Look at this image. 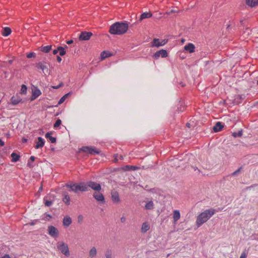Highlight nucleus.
Masks as SVG:
<instances>
[{"label":"nucleus","instance_id":"obj_1","mask_svg":"<svg viewBox=\"0 0 258 258\" xmlns=\"http://www.w3.org/2000/svg\"><path fill=\"white\" fill-rule=\"evenodd\" d=\"M128 28L126 22H117L110 26L109 32L113 35H122L127 32Z\"/></svg>","mask_w":258,"mask_h":258},{"label":"nucleus","instance_id":"obj_2","mask_svg":"<svg viewBox=\"0 0 258 258\" xmlns=\"http://www.w3.org/2000/svg\"><path fill=\"white\" fill-rule=\"evenodd\" d=\"M216 213L214 209L211 208L205 210L198 215L196 220V224L198 227L206 222Z\"/></svg>","mask_w":258,"mask_h":258},{"label":"nucleus","instance_id":"obj_3","mask_svg":"<svg viewBox=\"0 0 258 258\" xmlns=\"http://www.w3.org/2000/svg\"><path fill=\"white\" fill-rule=\"evenodd\" d=\"M57 248L66 256L70 255L68 246L64 242L59 241L56 244Z\"/></svg>","mask_w":258,"mask_h":258},{"label":"nucleus","instance_id":"obj_4","mask_svg":"<svg viewBox=\"0 0 258 258\" xmlns=\"http://www.w3.org/2000/svg\"><path fill=\"white\" fill-rule=\"evenodd\" d=\"M81 151L90 154H98L100 152L94 147L84 146L81 148Z\"/></svg>","mask_w":258,"mask_h":258},{"label":"nucleus","instance_id":"obj_5","mask_svg":"<svg viewBox=\"0 0 258 258\" xmlns=\"http://www.w3.org/2000/svg\"><path fill=\"white\" fill-rule=\"evenodd\" d=\"M86 185L88 189V187H90L91 189L98 191L101 189V185L94 181H89L86 183Z\"/></svg>","mask_w":258,"mask_h":258},{"label":"nucleus","instance_id":"obj_6","mask_svg":"<svg viewBox=\"0 0 258 258\" xmlns=\"http://www.w3.org/2000/svg\"><path fill=\"white\" fill-rule=\"evenodd\" d=\"M36 67L37 69L41 70L45 76L47 74H49V70L47 66L45 64V62H39L36 63Z\"/></svg>","mask_w":258,"mask_h":258},{"label":"nucleus","instance_id":"obj_7","mask_svg":"<svg viewBox=\"0 0 258 258\" xmlns=\"http://www.w3.org/2000/svg\"><path fill=\"white\" fill-rule=\"evenodd\" d=\"M48 231L49 234L54 237L57 238L59 235V232L57 229L53 226H49L48 227Z\"/></svg>","mask_w":258,"mask_h":258},{"label":"nucleus","instance_id":"obj_8","mask_svg":"<svg viewBox=\"0 0 258 258\" xmlns=\"http://www.w3.org/2000/svg\"><path fill=\"white\" fill-rule=\"evenodd\" d=\"M168 56V53L166 50L161 49L159 51H156L153 55V57L154 58L157 59L160 56L163 58L166 57Z\"/></svg>","mask_w":258,"mask_h":258},{"label":"nucleus","instance_id":"obj_9","mask_svg":"<svg viewBox=\"0 0 258 258\" xmlns=\"http://www.w3.org/2000/svg\"><path fill=\"white\" fill-rule=\"evenodd\" d=\"M93 34L91 32L84 31L82 32L79 36L80 40H88Z\"/></svg>","mask_w":258,"mask_h":258},{"label":"nucleus","instance_id":"obj_10","mask_svg":"<svg viewBox=\"0 0 258 258\" xmlns=\"http://www.w3.org/2000/svg\"><path fill=\"white\" fill-rule=\"evenodd\" d=\"M111 198L113 203L117 204L120 201L118 192L115 190H112L111 191Z\"/></svg>","mask_w":258,"mask_h":258},{"label":"nucleus","instance_id":"obj_11","mask_svg":"<svg viewBox=\"0 0 258 258\" xmlns=\"http://www.w3.org/2000/svg\"><path fill=\"white\" fill-rule=\"evenodd\" d=\"M168 42V39H163L161 41L159 40V39L155 38L153 40V44L152 46H156L157 47H159V46H163L165 44H166Z\"/></svg>","mask_w":258,"mask_h":258},{"label":"nucleus","instance_id":"obj_12","mask_svg":"<svg viewBox=\"0 0 258 258\" xmlns=\"http://www.w3.org/2000/svg\"><path fill=\"white\" fill-rule=\"evenodd\" d=\"M79 191L82 192L88 191L85 182H81L79 183H76V193Z\"/></svg>","mask_w":258,"mask_h":258},{"label":"nucleus","instance_id":"obj_13","mask_svg":"<svg viewBox=\"0 0 258 258\" xmlns=\"http://www.w3.org/2000/svg\"><path fill=\"white\" fill-rule=\"evenodd\" d=\"M95 200L100 203H103L105 202L104 197L102 194L100 192H95L93 195Z\"/></svg>","mask_w":258,"mask_h":258},{"label":"nucleus","instance_id":"obj_14","mask_svg":"<svg viewBox=\"0 0 258 258\" xmlns=\"http://www.w3.org/2000/svg\"><path fill=\"white\" fill-rule=\"evenodd\" d=\"M22 100L20 96L18 95L13 96L10 100V103L9 104H12L13 105H16L19 103L22 102Z\"/></svg>","mask_w":258,"mask_h":258},{"label":"nucleus","instance_id":"obj_15","mask_svg":"<svg viewBox=\"0 0 258 258\" xmlns=\"http://www.w3.org/2000/svg\"><path fill=\"white\" fill-rule=\"evenodd\" d=\"M65 187L69 188L70 191H73L76 193V183H75L73 181H71L67 183L65 185Z\"/></svg>","mask_w":258,"mask_h":258},{"label":"nucleus","instance_id":"obj_16","mask_svg":"<svg viewBox=\"0 0 258 258\" xmlns=\"http://www.w3.org/2000/svg\"><path fill=\"white\" fill-rule=\"evenodd\" d=\"M41 94L40 90L36 88L35 89L32 90V95L31 97V100H34L39 96Z\"/></svg>","mask_w":258,"mask_h":258},{"label":"nucleus","instance_id":"obj_17","mask_svg":"<svg viewBox=\"0 0 258 258\" xmlns=\"http://www.w3.org/2000/svg\"><path fill=\"white\" fill-rule=\"evenodd\" d=\"M44 143L45 141L44 139L42 137H39L38 138V141L36 143L35 148L37 149L42 148L44 146Z\"/></svg>","mask_w":258,"mask_h":258},{"label":"nucleus","instance_id":"obj_18","mask_svg":"<svg viewBox=\"0 0 258 258\" xmlns=\"http://www.w3.org/2000/svg\"><path fill=\"white\" fill-rule=\"evenodd\" d=\"M224 127V125L221 122H217L213 127L214 132L217 133L221 131Z\"/></svg>","mask_w":258,"mask_h":258},{"label":"nucleus","instance_id":"obj_19","mask_svg":"<svg viewBox=\"0 0 258 258\" xmlns=\"http://www.w3.org/2000/svg\"><path fill=\"white\" fill-rule=\"evenodd\" d=\"M184 49L189 53H192L195 51V46L192 43H189L184 46Z\"/></svg>","mask_w":258,"mask_h":258},{"label":"nucleus","instance_id":"obj_20","mask_svg":"<svg viewBox=\"0 0 258 258\" xmlns=\"http://www.w3.org/2000/svg\"><path fill=\"white\" fill-rule=\"evenodd\" d=\"M63 196L62 198V201L67 205H69L70 204V197L68 193L66 191L63 192L62 194Z\"/></svg>","mask_w":258,"mask_h":258},{"label":"nucleus","instance_id":"obj_21","mask_svg":"<svg viewBox=\"0 0 258 258\" xmlns=\"http://www.w3.org/2000/svg\"><path fill=\"white\" fill-rule=\"evenodd\" d=\"M72 222V219L69 216H65L63 219V225L66 227L70 226Z\"/></svg>","mask_w":258,"mask_h":258},{"label":"nucleus","instance_id":"obj_22","mask_svg":"<svg viewBox=\"0 0 258 258\" xmlns=\"http://www.w3.org/2000/svg\"><path fill=\"white\" fill-rule=\"evenodd\" d=\"M152 16V14L151 13L145 12L142 14L140 16V19L138 22H141L145 19L151 18Z\"/></svg>","mask_w":258,"mask_h":258},{"label":"nucleus","instance_id":"obj_23","mask_svg":"<svg viewBox=\"0 0 258 258\" xmlns=\"http://www.w3.org/2000/svg\"><path fill=\"white\" fill-rule=\"evenodd\" d=\"M51 45H46V46H42L39 47V49L40 51H42L45 53H47L50 51L51 49Z\"/></svg>","mask_w":258,"mask_h":258},{"label":"nucleus","instance_id":"obj_24","mask_svg":"<svg viewBox=\"0 0 258 258\" xmlns=\"http://www.w3.org/2000/svg\"><path fill=\"white\" fill-rule=\"evenodd\" d=\"M52 133L51 132H48L45 134V137L49 139L52 143H55L56 141V139L55 137L51 136Z\"/></svg>","mask_w":258,"mask_h":258},{"label":"nucleus","instance_id":"obj_25","mask_svg":"<svg viewBox=\"0 0 258 258\" xmlns=\"http://www.w3.org/2000/svg\"><path fill=\"white\" fill-rule=\"evenodd\" d=\"M246 4L251 7L258 5V0H246Z\"/></svg>","mask_w":258,"mask_h":258},{"label":"nucleus","instance_id":"obj_26","mask_svg":"<svg viewBox=\"0 0 258 258\" xmlns=\"http://www.w3.org/2000/svg\"><path fill=\"white\" fill-rule=\"evenodd\" d=\"M11 33V30L9 27H5L3 28L2 30V33L4 36H8Z\"/></svg>","mask_w":258,"mask_h":258},{"label":"nucleus","instance_id":"obj_27","mask_svg":"<svg viewBox=\"0 0 258 258\" xmlns=\"http://www.w3.org/2000/svg\"><path fill=\"white\" fill-rule=\"evenodd\" d=\"M139 168L135 166L126 165L122 168L124 171L136 170Z\"/></svg>","mask_w":258,"mask_h":258},{"label":"nucleus","instance_id":"obj_28","mask_svg":"<svg viewBox=\"0 0 258 258\" xmlns=\"http://www.w3.org/2000/svg\"><path fill=\"white\" fill-rule=\"evenodd\" d=\"M11 156L12 157V161L14 162L19 161L20 158V155L15 152L12 153Z\"/></svg>","mask_w":258,"mask_h":258},{"label":"nucleus","instance_id":"obj_29","mask_svg":"<svg viewBox=\"0 0 258 258\" xmlns=\"http://www.w3.org/2000/svg\"><path fill=\"white\" fill-rule=\"evenodd\" d=\"M180 217V212L178 210H175L174 211L173 218L174 222H176L177 220L179 219Z\"/></svg>","mask_w":258,"mask_h":258},{"label":"nucleus","instance_id":"obj_30","mask_svg":"<svg viewBox=\"0 0 258 258\" xmlns=\"http://www.w3.org/2000/svg\"><path fill=\"white\" fill-rule=\"evenodd\" d=\"M150 229V226L149 224L147 222H144L143 223L141 228V231L143 233L146 232Z\"/></svg>","mask_w":258,"mask_h":258},{"label":"nucleus","instance_id":"obj_31","mask_svg":"<svg viewBox=\"0 0 258 258\" xmlns=\"http://www.w3.org/2000/svg\"><path fill=\"white\" fill-rule=\"evenodd\" d=\"M35 159V157L33 156H31L30 157L29 160L28 161V163L27 164V166L30 168H33L34 167V165L32 164V163L34 161Z\"/></svg>","mask_w":258,"mask_h":258},{"label":"nucleus","instance_id":"obj_32","mask_svg":"<svg viewBox=\"0 0 258 258\" xmlns=\"http://www.w3.org/2000/svg\"><path fill=\"white\" fill-rule=\"evenodd\" d=\"M145 208L146 210H152L154 208V203L153 201H150L148 202L146 204Z\"/></svg>","mask_w":258,"mask_h":258},{"label":"nucleus","instance_id":"obj_33","mask_svg":"<svg viewBox=\"0 0 258 258\" xmlns=\"http://www.w3.org/2000/svg\"><path fill=\"white\" fill-rule=\"evenodd\" d=\"M97 250L95 247H93L89 251V256L94 257L96 255Z\"/></svg>","mask_w":258,"mask_h":258},{"label":"nucleus","instance_id":"obj_34","mask_svg":"<svg viewBox=\"0 0 258 258\" xmlns=\"http://www.w3.org/2000/svg\"><path fill=\"white\" fill-rule=\"evenodd\" d=\"M111 55V54L108 51H104L101 54V57L102 59H105L106 57H109Z\"/></svg>","mask_w":258,"mask_h":258},{"label":"nucleus","instance_id":"obj_35","mask_svg":"<svg viewBox=\"0 0 258 258\" xmlns=\"http://www.w3.org/2000/svg\"><path fill=\"white\" fill-rule=\"evenodd\" d=\"M58 50H59L58 52H59V55L60 56H63V55H64L66 54V51L64 50V47H63L62 46H58Z\"/></svg>","mask_w":258,"mask_h":258},{"label":"nucleus","instance_id":"obj_36","mask_svg":"<svg viewBox=\"0 0 258 258\" xmlns=\"http://www.w3.org/2000/svg\"><path fill=\"white\" fill-rule=\"evenodd\" d=\"M242 135V131H239L238 132H234L232 133V136L234 138L240 137Z\"/></svg>","mask_w":258,"mask_h":258},{"label":"nucleus","instance_id":"obj_37","mask_svg":"<svg viewBox=\"0 0 258 258\" xmlns=\"http://www.w3.org/2000/svg\"><path fill=\"white\" fill-rule=\"evenodd\" d=\"M69 95V93H68L63 96L58 101V104L60 105L62 104L64 101V100H66V99L67 98Z\"/></svg>","mask_w":258,"mask_h":258},{"label":"nucleus","instance_id":"obj_38","mask_svg":"<svg viewBox=\"0 0 258 258\" xmlns=\"http://www.w3.org/2000/svg\"><path fill=\"white\" fill-rule=\"evenodd\" d=\"M61 121L60 119H58L56 120L55 123L53 125V127L54 128H57L58 127H59L60 126V125L61 124Z\"/></svg>","mask_w":258,"mask_h":258},{"label":"nucleus","instance_id":"obj_39","mask_svg":"<svg viewBox=\"0 0 258 258\" xmlns=\"http://www.w3.org/2000/svg\"><path fill=\"white\" fill-rule=\"evenodd\" d=\"M45 199H46L45 198H44L45 206L46 207H50V206H51V205L52 204V201H48V200H46Z\"/></svg>","mask_w":258,"mask_h":258},{"label":"nucleus","instance_id":"obj_40","mask_svg":"<svg viewBox=\"0 0 258 258\" xmlns=\"http://www.w3.org/2000/svg\"><path fill=\"white\" fill-rule=\"evenodd\" d=\"M112 252L111 250L110 249H107L105 253V257L106 258H111Z\"/></svg>","mask_w":258,"mask_h":258},{"label":"nucleus","instance_id":"obj_41","mask_svg":"<svg viewBox=\"0 0 258 258\" xmlns=\"http://www.w3.org/2000/svg\"><path fill=\"white\" fill-rule=\"evenodd\" d=\"M27 88L26 85H22L21 86V93L22 94H26L27 92Z\"/></svg>","mask_w":258,"mask_h":258},{"label":"nucleus","instance_id":"obj_42","mask_svg":"<svg viewBox=\"0 0 258 258\" xmlns=\"http://www.w3.org/2000/svg\"><path fill=\"white\" fill-rule=\"evenodd\" d=\"M242 168V167H240L239 168H238V169H237L236 171L233 172L231 174V175L232 176H237L238 175V174L240 172V171L241 170Z\"/></svg>","mask_w":258,"mask_h":258},{"label":"nucleus","instance_id":"obj_43","mask_svg":"<svg viewBox=\"0 0 258 258\" xmlns=\"http://www.w3.org/2000/svg\"><path fill=\"white\" fill-rule=\"evenodd\" d=\"M242 98V96L240 95H238L235 98V102L237 103V104H239L240 103V102L239 101H238L239 100H240Z\"/></svg>","mask_w":258,"mask_h":258},{"label":"nucleus","instance_id":"obj_44","mask_svg":"<svg viewBox=\"0 0 258 258\" xmlns=\"http://www.w3.org/2000/svg\"><path fill=\"white\" fill-rule=\"evenodd\" d=\"M36 57V54L34 52H30L27 55V57L28 58H30L31 57Z\"/></svg>","mask_w":258,"mask_h":258},{"label":"nucleus","instance_id":"obj_45","mask_svg":"<svg viewBox=\"0 0 258 258\" xmlns=\"http://www.w3.org/2000/svg\"><path fill=\"white\" fill-rule=\"evenodd\" d=\"M83 220V216L81 215H80L78 217V221L79 223H81Z\"/></svg>","mask_w":258,"mask_h":258},{"label":"nucleus","instance_id":"obj_46","mask_svg":"<svg viewBox=\"0 0 258 258\" xmlns=\"http://www.w3.org/2000/svg\"><path fill=\"white\" fill-rule=\"evenodd\" d=\"M246 256H247V254L245 252V251H243L240 256V258H246Z\"/></svg>","mask_w":258,"mask_h":258},{"label":"nucleus","instance_id":"obj_47","mask_svg":"<svg viewBox=\"0 0 258 258\" xmlns=\"http://www.w3.org/2000/svg\"><path fill=\"white\" fill-rule=\"evenodd\" d=\"M63 86V84L62 83H60L58 85L56 86H52V88L55 89H57L59 88L60 87Z\"/></svg>","mask_w":258,"mask_h":258},{"label":"nucleus","instance_id":"obj_48","mask_svg":"<svg viewBox=\"0 0 258 258\" xmlns=\"http://www.w3.org/2000/svg\"><path fill=\"white\" fill-rule=\"evenodd\" d=\"M125 220H126V218L125 217L122 216V217L120 218L121 222L124 223L125 222Z\"/></svg>","mask_w":258,"mask_h":258},{"label":"nucleus","instance_id":"obj_49","mask_svg":"<svg viewBox=\"0 0 258 258\" xmlns=\"http://www.w3.org/2000/svg\"><path fill=\"white\" fill-rule=\"evenodd\" d=\"M56 59H57V61L59 62H61V61L62 60L61 58L58 55L57 56Z\"/></svg>","mask_w":258,"mask_h":258},{"label":"nucleus","instance_id":"obj_50","mask_svg":"<svg viewBox=\"0 0 258 258\" xmlns=\"http://www.w3.org/2000/svg\"><path fill=\"white\" fill-rule=\"evenodd\" d=\"M58 48L56 49H54L53 50V54H56L58 52Z\"/></svg>","mask_w":258,"mask_h":258},{"label":"nucleus","instance_id":"obj_51","mask_svg":"<svg viewBox=\"0 0 258 258\" xmlns=\"http://www.w3.org/2000/svg\"><path fill=\"white\" fill-rule=\"evenodd\" d=\"M0 145L1 146H4L5 145V143L2 141L1 139H0Z\"/></svg>","mask_w":258,"mask_h":258},{"label":"nucleus","instance_id":"obj_52","mask_svg":"<svg viewBox=\"0 0 258 258\" xmlns=\"http://www.w3.org/2000/svg\"><path fill=\"white\" fill-rule=\"evenodd\" d=\"M73 43V40H68L67 41V43L68 44H71Z\"/></svg>","mask_w":258,"mask_h":258},{"label":"nucleus","instance_id":"obj_53","mask_svg":"<svg viewBox=\"0 0 258 258\" xmlns=\"http://www.w3.org/2000/svg\"><path fill=\"white\" fill-rule=\"evenodd\" d=\"M1 258H11L9 254H6L4 256L2 257Z\"/></svg>","mask_w":258,"mask_h":258},{"label":"nucleus","instance_id":"obj_54","mask_svg":"<svg viewBox=\"0 0 258 258\" xmlns=\"http://www.w3.org/2000/svg\"><path fill=\"white\" fill-rule=\"evenodd\" d=\"M186 126H187L188 127H190V123H187L186 124Z\"/></svg>","mask_w":258,"mask_h":258},{"label":"nucleus","instance_id":"obj_55","mask_svg":"<svg viewBox=\"0 0 258 258\" xmlns=\"http://www.w3.org/2000/svg\"><path fill=\"white\" fill-rule=\"evenodd\" d=\"M46 215L47 217L51 218V216L50 214H46Z\"/></svg>","mask_w":258,"mask_h":258},{"label":"nucleus","instance_id":"obj_56","mask_svg":"<svg viewBox=\"0 0 258 258\" xmlns=\"http://www.w3.org/2000/svg\"><path fill=\"white\" fill-rule=\"evenodd\" d=\"M27 141V140L26 139H24L23 142H26Z\"/></svg>","mask_w":258,"mask_h":258},{"label":"nucleus","instance_id":"obj_57","mask_svg":"<svg viewBox=\"0 0 258 258\" xmlns=\"http://www.w3.org/2000/svg\"><path fill=\"white\" fill-rule=\"evenodd\" d=\"M35 224V223L34 222H32L30 223L31 225H34Z\"/></svg>","mask_w":258,"mask_h":258},{"label":"nucleus","instance_id":"obj_58","mask_svg":"<svg viewBox=\"0 0 258 258\" xmlns=\"http://www.w3.org/2000/svg\"><path fill=\"white\" fill-rule=\"evenodd\" d=\"M6 136L8 138H10V135L9 134H7Z\"/></svg>","mask_w":258,"mask_h":258},{"label":"nucleus","instance_id":"obj_59","mask_svg":"<svg viewBox=\"0 0 258 258\" xmlns=\"http://www.w3.org/2000/svg\"><path fill=\"white\" fill-rule=\"evenodd\" d=\"M12 62H13V60H10L9 61V62L10 63H12Z\"/></svg>","mask_w":258,"mask_h":258},{"label":"nucleus","instance_id":"obj_60","mask_svg":"<svg viewBox=\"0 0 258 258\" xmlns=\"http://www.w3.org/2000/svg\"><path fill=\"white\" fill-rule=\"evenodd\" d=\"M254 186H255V184L251 185L249 187V188H251V187H253Z\"/></svg>","mask_w":258,"mask_h":258},{"label":"nucleus","instance_id":"obj_61","mask_svg":"<svg viewBox=\"0 0 258 258\" xmlns=\"http://www.w3.org/2000/svg\"><path fill=\"white\" fill-rule=\"evenodd\" d=\"M229 27H230V25H228L227 26V29H228Z\"/></svg>","mask_w":258,"mask_h":258},{"label":"nucleus","instance_id":"obj_62","mask_svg":"<svg viewBox=\"0 0 258 258\" xmlns=\"http://www.w3.org/2000/svg\"><path fill=\"white\" fill-rule=\"evenodd\" d=\"M42 187L41 186V187H40L39 190H42Z\"/></svg>","mask_w":258,"mask_h":258},{"label":"nucleus","instance_id":"obj_63","mask_svg":"<svg viewBox=\"0 0 258 258\" xmlns=\"http://www.w3.org/2000/svg\"><path fill=\"white\" fill-rule=\"evenodd\" d=\"M242 22H243V20H241V21H240V23L242 24Z\"/></svg>","mask_w":258,"mask_h":258},{"label":"nucleus","instance_id":"obj_64","mask_svg":"<svg viewBox=\"0 0 258 258\" xmlns=\"http://www.w3.org/2000/svg\"><path fill=\"white\" fill-rule=\"evenodd\" d=\"M114 160H115V161H117V159H116V158H115V159H114Z\"/></svg>","mask_w":258,"mask_h":258}]
</instances>
